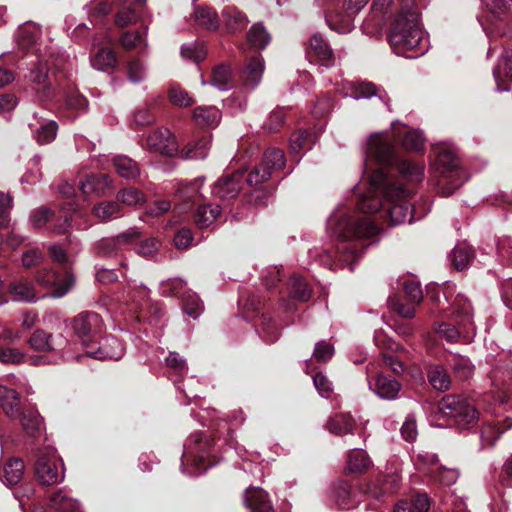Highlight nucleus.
Here are the masks:
<instances>
[{
	"label": "nucleus",
	"instance_id": "9",
	"mask_svg": "<svg viewBox=\"0 0 512 512\" xmlns=\"http://www.w3.org/2000/svg\"><path fill=\"white\" fill-rule=\"evenodd\" d=\"M367 2L368 0H344L340 11L336 9L334 0H328L325 10L327 25L340 34L351 32L354 28V17Z\"/></svg>",
	"mask_w": 512,
	"mask_h": 512
},
{
	"label": "nucleus",
	"instance_id": "27",
	"mask_svg": "<svg viewBox=\"0 0 512 512\" xmlns=\"http://www.w3.org/2000/svg\"><path fill=\"white\" fill-rule=\"evenodd\" d=\"M39 37L40 27L33 22L25 23L24 25L20 26L16 32V40L18 46L24 50H31L35 53L39 51L37 48V41Z\"/></svg>",
	"mask_w": 512,
	"mask_h": 512
},
{
	"label": "nucleus",
	"instance_id": "22",
	"mask_svg": "<svg viewBox=\"0 0 512 512\" xmlns=\"http://www.w3.org/2000/svg\"><path fill=\"white\" fill-rule=\"evenodd\" d=\"M80 189L86 195H107L112 188V178L108 174H91L79 182Z\"/></svg>",
	"mask_w": 512,
	"mask_h": 512
},
{
	"label": "nucleus",
	"instance_id": "6",
	"mask_svg": "<svg viewBox=\"0 0 512 512\" xmlns=\"http://www.w3.org/2000/svg\"><path fill=\"white\" fill-rule=\"evenodd\" d=\"M218 448L214 441L202 432L190 436L184 444L181 456V472L194 477L203 474L208 468L215 465V461L201 467L209 457H215Z\"/></svg>",
	"mask_w": 512,
	"mask_h": 512
},
{
	"label": "nucleus",
	"instance_id": "15",
	"mask_svg": "<svg viewBox=\"0 0 512 512\" xmlns=\"http://www.w3.org/2000/svg\"><path fill=\"white\" fill-rule=\"evenodd\" d=\"M369 390L379 398L387 401L398 399L402 385L391 376L382 372L377 373L373 378H367Z\"/></svg>",
	"mask_w": 512,
	"mask_h": 512
},
{
	"label": "nucleus",
	"instance_id": "54",
	"mask_svg": "<svg viewBox=\"0 0 512 512\" xmlns=\"http://www.w3.org/2000/svg\"><path fill=\"white\" fill-rule=\"evenodd\" d=\"M313 143L314 139L310 131H298L290 139V152L298 155L302 150H309Z\"/></svg>",
	"mask_w": 512,
	"mask_h": 512
},
{
	"label": "nucleus",
	"instance_id": "37",
	"mask_svg": "<svg viewBox=\"0 0 512 512\" xmlns=\"http://www.w3.org/2000/svg\"><path fill=\"white\" fill-rule=\"evenodd\" d=\"M58 132V124L54 120H42L37 123L33 130L34 140L40 144H49L55 140Z\"/></svg>",
	"mask_w": 512,
	"mask_h": 512
},
{
	"label": "nucleus",
	"instance_id": "2",
	"mask_svg": "<svg viewBox=\"0 0 512 512\" xmlns=\"http://www.w3.org/2000/svg\"><path fill=\"white\" fill-rule=\"evenodd\" d=\"M327 228L337 238L336 251L314 248L310 258L329 269L354 270L364 249L378 242L379 227L370 218L358 216L356 212L335 209L327 219Z\"/></svg>",
	"mask_w": 512,
	"mask_h": 512
},
{
	"label": "nucleus",
	"instance_id": "31",
	"mask_svg": "<svg viewBox=\"0 0 512 512\" xmlns=\"http://www.w3.org/2000/svg\"><path fill=\"white\" fill-rule=\"evenodd\" d=\"M8 290L14 301L34 303L38 299L33 285L26 279L12 281L8 286Z\"/></svg>",
	"mask_w": 512,
	"mask_h": 512
},
{
	"label": "nucleus",
	"instance_id": "32",
	"mask_svg": "<svg viewBox=\"0 0 512 512\" xmlns=\"http://www.w3.org/2000/svg\"><path fill=\"white\" fill-rule=\"evenodd\" d=\"M355 420L350 414L338 413L329 417L326 428L337 436L353 433Z\"/></svg>",
	"mask_w": 512,
	"mask_h": 512
},
{
	"label": "nucleus",
	"instance_id": "56",
	"mask_svg": "<svg viewBox=\"0 0 512 512\" xmlns=\"http://www.w3.org/2000/svg\"><path fill=\"white\" fill-rule=\"evenodd\" d=\"M65 106L68 111L74 112V114L70 115L69 117L75 119L78 114L86 111L88 102L86 98L79 93L71 92L66 96Z\"/></svg>",
	"mask_w": 512,
	"mask_h": 512
},
{
	"label": "nucleus",
	"instance_id": "21",
	"mask_svg": "<svg viewBox=\"0 0 512 512\" xmlns=\"http://www.w3.org/2000/svg\"><path fill=\"white\" fill-rule=\"evenodd\" d=\"M114 2L118 7L115 23L119 27H125L137 21L145 0H114Z\"/></svg>",
	"mask_w": 512,
	"mask_h": 512
},
{
	"label": "nucleus",
	"instance_id": "58",
	"mask_svg": "<svg viewBox=\"0 0 512 512\" xmlns=\"http://www.w3.org/2000/svg\"><path fill=\"white\" fill-rule=\"evenodd\" d=\"M195 19L199 25L213 30L218 27V16L212 8L199 7L195 11Z\"/></svg>",
	"mask_w": 512,
	"mask_h": 512
},
{
	"label": "nucleus",
	"instance_id": "36",
	"mask_svg": "<svg viewBox=\"0 0 512 512\" xmlns=\"http://www.w3.org/2000/svg\"><path fill=\"white\" fill-rule=\"evenodd\" d=\"M220 116V111L214 106H199L193 111V120L201 127H215Z\"/></svg>",
	"mask_w": 512,
	"mask_h": 512
},
{
	"label": "nucleus",
	"instance_id": "42",
	"mask_svg": "<svg viewBox=\"0 0 512 512\" xmlns=\"http://www.w3.org/2000/svg\"><path fill=\"white\" fill-rule=\"evenodd\" d=\"M349 85L350 92H345V96H349L355 100L369 99L371 97L377 96L381 100H384L380 90L375 86V84L371 82L350 83Z\"/></svg>",
	"mask_w": 512,
	"mask_h": 512
},
{
	"label": "nucleus",
	"instance_id": "50",
	"mask_svg": "<svg viewBox=\"0 0 512 512\" xmlns=\"http://www.w3.org/2000/svg\"><path fill=\"white\" fill-rule=\"evenodd\" d=\"M248 41L249 43L257 48L264 49L271 41V36L267 32L266 28L262 25L261 22H258L251 26L248 32Z\"/></svg>",
	"mask_w": 512,
	"mask_h": 512
},
{
	"label": "nucleus",
	"instance_id": "12",
	"mask_svg": "<svg viewBox=\"0 0 512 512\" xmlns=\"http://www.w3.org/2000/svg\"><path fill=\"white\" fill-rule=\"evenodd\" d=\"M72 328L85 349L102 332L103 322L95 312H82L73 319Z\"/></svg>",
	"mask_w": 512,
	"mask_h": 512
},
{
	"label": "nucleus",
	"instance_id": "34",
	"mask_svg": "<svg viewBox=\"0 0 512 512\" xmlns=\"http://www.w3.org/2000/svg\"><path fill=\"white\" fill-rule=\"evenodd\" d=\"M220 213L221 207L217 204L199 206L194 215V222L199 229L211 228Z\"/></svg>",
	"mask_w": 512,
	"mask_h": 512
},
{
	"label": "nucleus",
	"instance_id": "47",
	"mask_svg": "<svg viewBox=\"0 0 512 512\" xmlns=\"http://www.w3.org/2000/svg\"><path fill=\"white\" fill-rule=\"evenodd\" d=\"M126 77L134 85L142 83L147 78V66L139 58H131L126 64Z\"/></svg>",
	"mask_w": 512,
	"mask_h": 512
},
{
	"label": "nucleus",
	"instance_id": "28",
	"mask_svg": "<svg viewBox=\"0 0 512 512\" xmlns=\"http://www.w3.org/2000/svg\"><path fill=\"white\" fill-rule=\"evenodd\" d=\"M49 508L53 512H82L77 500L70 497L62 489L51 493L49 496Z\"/></svg>",
	"mask_w": 512,
	"mask_h": 512
},
{
	"label": "nucleus",
	"instance_id": "55",
	"mask_svg": "<svg viewBox=\"0 0 512 512\" xmlns=\"http://www.w3.org/2000/svg\"><path fill=\"white\" fill-rule=\"evenodd\" d=\"M116 201L120 205L136 206L145 202V195L135 187H127L118 191Z\"/></svg>",
	"mask_w": 512,
	"mask_h": 512
},
{
	"label": "nucleus",
	"instance_id": "10",
	"mask_svg": "<svg viewBox=\"0 0 512 512\" xmlns=\"http://www.w3.org/2000/svg\"><path fill=\"white\" fill-rule=\"evenodd\" d=\"M439 409L446 417L454 419L461 430L474 426L479 418L475 406L465 398L458 395H447L439 404Z\"/></svg>",
	"mask_w": 512,
	"mask_h": 512
},
{
	"label": "nucleus",
	"instance_id": "23",
	"mask_svg": "<svg viewBox=\"0 0 512 512\" xmlns=\"http://www.w3.org/2000/svg\"><path fill=\"white\" fill-rule=\"evenodd\" d=\"M202 85H210L219 91H229L234 87V77L232 68L227 63H221L215 66L211 72L210 80L201 79Z\"/></svg>",
	"mask_w": 512,
	"mask_h": 512
},
{
	"label": "nucleus",
	"instance_id": "60",
	"mask_svg": "<svg viewBox=\"0 0 512 512\" xmlns=\"http://www.w3.org/2000/svg\"><path fill=\"white\" fill-rule=\"evenodd\" d=\"M168 96L170 101L179 107H188L193 103L189 93L178 85H171Z\"/></svg>",
	"mask_w": 512,
	"mask_h": 512
},
{
	"label": "nucleus",
	"instance_id": "1",
	"mask_svg": "<svg viewBox=\"0 0 512 512\" xmlns=\"http://www.w3.org/2000/svg\"><path fill=\"white\" fill-rule=\"evenodd\" d=\"M364 174L368 191L359 194L356 206L364 214L375 213L385 208V216L391 225L412 223L421 219L425 213L418 214L415 207L411 208L409 199L412 190L404 187L384 167L395 166L402 179L409 183L423 180L424 166L409 159L399 158L395 153L394 140L387 132L374 133L369 137L365 152Z\"/></svg>",
	"mask_w": 512,
	"mask_h": 512
},
{
	"label": "nucleus",
	"instance_id": "49",
	"mask_svg": "<svg viewBox=\"0 0 512 512\" xmlns=\"http://www.w3.org/2000/svg\"><path fill=\"white\" fill-rule=\"evenodd\" d=\"M260 337L267 343H274L280 336V330L268 314H263L257 329Z\"/></svg>",
	"mask_w": 512,
	"mask_h": 512
},
{
	"label": "nucleus",
	"instance_id": "53",
	"mask_svg": "<svg viewBox=\"0 0 512 512\" xmlns=\"http://www.w3.org/2000/svg\"><path fill=\"white\" fill-rule=\"evenodd\" d=\"M292 298L300 301H308L311 296V288L304 278L298 275L292 276L289 285Z\"/></svg>",
	"mask_w": 512,
	"mask_h": 512
},
{
	"label": "nucleus",
	"instance_id": "5",
	"mask_svg": "<svg viewBox=\"0 0 512 512\" xmlns=\"http://www.w3.org/2000/svg\"><path fill=\"white\" fill-rule=\"evenodd\" d=\"M434 166L441 175L438 180L439 192L448 197L468 179L458 158L456 148L449 144L433 147Z\"/></svg>",
	"mask_w": 512,
	"mask_h": 512
},
{
	"label": "nucleus",
	"instance_id": "45",
	"mask_svg": "<svg viewBox=\"0 0 512 512\" xmlns=\"http://www.w3.org/2000/svg\"><path fill=\"white\" fill-rule=\"evenodd\" d=\"M227 29L231 32L242 29L248 23L247 17L234 6H227L222 11Z\"/></svg>",
	"mask_w": 512,
	"mask_h": 512
},
{
	"label": "nucleus",
	"instance_id": "64",
	"mask_svg": "<svg viewBox=\"0 0 512 512\" xmlns=\"http://www.w3.org/2000/svg\"><path fill=\"white\" fill-rule=\"evenodd\" d=\"M95 249L97 254L101 256H112L121 250L115 236L102 238L96 243Z\"/></svg>",
	"mask_w": 512,
	"mask_h": 512
},
{
	"label": "nucleus",
	"instance_id": "39",
	"mask_svg": "<svg viewBox=\"0 0 512 512\" xmlns=\"http://www.w3.org/2000/svg\"><path fill=\"white\" fill-rule=\"evenodd\" d=\"M373 463L363 449H352L348 454L347 469L351 473H363L372 467Z\"/></svg>",
	"mask_w": 512,
	"mask_h": 512
},
{
	"label": "nucleus",
	"instance_id": "11",
	"mask_svg": "<svg viewBox=\"0 0 512 512\" xmlns=\"http://www.w3.org/2000/svg\"><path fill=\"white\" fill-rule=\"evenodd\" d=\"M36 281L49 289H52L50 296L61 298L71 289L74 279L68 267H63L61 271L53 268H45L36 274Z\"/></svg>",
	"mask_w": 512,
	"mask_h": 512
},
{
	"label": "nucleus",
	"instance_id": "43",
	"mask_svg": "<svg viewBox=\"0 0 512 512\" xmlns=\"http://www.w3.org/2000/svg\"><path fill=\"white\" fill-rule=\"evenodd\" d=\"M113 165L116 172L126 179H134L140 173L138 163L125 155H118L114 157Z\"/></svg>",
	"mask_w": 512,
	"mask_h": 512
},
{
	"label": "nucleus",
	"instance_id": "7",
	"mask_svg": "<svg viewBox=\"0 0 512 512\" xmlns=\"http://www.w3.org/2000/svg\"><path fill=\"white\" fill-rule=\"evenodd\" d=\"M452 309V313L459 319L460 328L449 323H440L436 328V333L449 343L457 342L461 336L465 342H470L475 335L470 301L464 296L458 295L452 304Z\"/></svg>",
	"mask_w": 512,
	"mask_h": 512
},
{
	"label": "nucleus",
	"instance_id": "26",
	"mask_svg": "<svg viewBox=\"0 0 512 512\" xmlns=\"http://www.w3.org/2000/svg\"><path fill=\"white\" fill-rule=\"evenodd\" d=\"M65 339L62 335L53 338L52 334L45 332L42 329H37L33 332L28 340L29 346L38 351H54L63 347Z\"/></svg>",
	"mask_w": 512,
	"mask_h": 512
},
{
	"label": "nucleus",
	"instance_id": "62",
	"mask_svg": "<svg viewBox=\"0 0 512 512\" xmlns=\"http://www.w3.org/2000/svg\"><path fill=\"white\" fill-rule=\"evenodd\" d=\"M113 10H115L116 15L118 7L115 5L114 0H111L110 2H98L89 7V18L94 20L102 19Z\"/></svg>",
	"mask_w": 512,
	"mask_h": 512
},
{
	"label": "nucleus",
	"instance_id": "40",
	"mask_svg": "<svg viewBox=\"0 0 512 512\" xmlns=\"http://www.w3.org/2000/svg\"><path fill=\"white\" fill-rule=\"evenodd\" d=\"M90 63L94 69L105 72L108 69L115 68L118 60L112 49L101 48L90 58Z\"/></svg>",
	"mask_w": 512,
	"mask_h": 512
},
{
	"label": "nucleus",
	"instance_id": "44",
	"mask_svg": "<svg viewBox=\"0 0 512 512\" xmlns=\"http://www.w3.org/2000/svg\"><path fill=\"white\" fill-rule=\"evenodd\" d=\"M210 149V137L200 138L194 144L188 145L182 152L181 158L184 160L204 159L208 155Z\"/></svg>",
	"mask_w": 512,
	"mask_h": 512
},
{
	"label": "nucleus",
	"instance_id": "29",
	"mask_svg": "<svg viewBox=\"0 0 512 512\" xmlns=\"http://www.w3.org/2000/svg\"><path fill=\"white\" fill-rule=\"evenodd\" d=\"M447 362L454 376L460 381H467L474 374L475 366L467 356L451 354Z\"/></svg>",
	"mask_w": 512,
	"mask_h": 512
},
{
	"label": "nucleus",
	"instance_id": "52",
	"mask_svg": "<svg viewBox=\"0 0 512 512\" xmlns=\"http://www.w3.org/2000/svg\"><path fill=\"white\" fill-rule=\"evenodd\" d=\"M285 162L284 152L278 148L267 149L261 161L263 167L269 168L271 175L274 171L282 169L285 166Z\"/></svg>",
	"mask_w": 512,
	"mask_h": 512
},
{
	"label": "nucleus",
	"instance_id": "25",
	"mask_svg": "<svg viewBox=\"0 0 512 512\" xmlns=\"http://www.w3.org/2000/svg\"><path fill=\"white\" fill-rule=\"evenodd\" d=\"M264 68L263 57L260 54L252 56L241 72L244 85L251 89L256 88L262 80Z\"/></svg>",
	"mask_w": 512,
	"mask_h": 512
},
{
	"label": "nucleus",
	"instance_id": "41",
	"mask_svg": "<svg viewBox=\"0 0 512 512\" xmlns=\"http://www.w3.org/2000/svg\"><path fill=\"white\" fill-rule=\"evenodd\" d=\"M120 44L126 50L137 49L145 52L148 46L146 29L143 31H126L120 36Z\"/></svg>",
	"mask_w": 512,
	"mask_h": 512
},
{
	"label": "nucleus",
	"instance_id": "61",
	"mask_svg": "<svg viewBox=\"0 0 512 512\" xmlns=\"http://www.w3.org/2000/svg\"><path fill=\"white\" fill-rule=\"evenodd\" d=\"M271 177L270 170L266 166L263 167L262 163L255 166L247 177L244 176V182L249 186H259Z\"/></svg>",
	"mask_w": 512,
	"mask_h": 512
},
{
	"label": "nucleus",
	"instance_id": "14",
	"mask_svg": "<svg viewBox=\"0 0 512 512\" xmlns=\"http://www.w3.org/2000/svg\"><path fill=\"white\" fill-rule=\"evenodd\" d=\"M87 356L97 360H114L121 359L124 355V347L122 343L114 336H108L102 339L96 347L94 341L85 348Z\"/></svg>",
	"mask_w": 512,
	"mask_h": 512
},
{
	"label": "nucleus",
	"instance_id": "4",
	"mask_svg": "<svg viewBox=\"0 0 512 512\" xmlns=\"http://www.w3.org/2000/svg\"><path fill=\"white\" fill-rule=\"evenodd\" d=\"M26 380L14 375L0 379V407L12 421H19L29 437H36L42 429V418L36 410L24 408L20 393Z\"/></svg>",
	"mask_w": 512,
	"mask_h": 512
},
{
	"label": "nucleus",
	"instance_id": "59",
	"mask_svg": "<svg viewBox=\"0 0 512 512\" xmlns=\"http://www.w3.org/2000/svg\"><path fill=\"white\" fill-rule=\"evenodd\" d=\"M206 54L207 51L205 46L200 43L183 44L181 47L182 57L194 62L202 61L206 57Z\"/></svg>",
	"mask_w": 512,
	"mask_h": 512
},
{
	"label": "nucleus",
	"instance_id": "35",
	"mask_svg": "<svg viewBox=\"0 0 512 512\" xmlns=\"http://www.w3.org/2000/svg\"><path fill=\"white\" fill-rule=\"evenodd\" d=\"M309 53H313L326 67L333 63V52L324 38L316 33L309 40Z\"/></svg>",
	"mask_w": 512,
	"mask_h": 512
},
{
	"label": "nucleus",
	"instance_id": "20",
	"mask_svg": "<svg viewBox=\"0 0 512 512\" xmlns=\"http://www.w3.org/2000/svg\"><path fill=\"white\" fill-rule=\"evenodd\" d=\"M496 89L499 92L509 91L512 84V49H505L497 66L493 69Z\"/></svg>",
	"mask_w": 512,
	"mask_h": 512
},
{
	"label": "nucleus",
	"instance_id": "51",
	"mask_svg": "<svg viewBox=\"0 0 512 512\" xmlns=\"http://www.w3.org/2000/svg\"><path fill=\"white\" fill-rule=\"evenodd\" d=\"M183 311L193 319H197L203 312L204 305L197 294L187 291L182 297Z\"/></svg>",
	"mask_w": 512,
	"mask_h": 512
},
{
	"label": "nucleus",
	"instance_id": "38",
	"mask_svg": "<svg viewBox=\"0 0 512 512\" xmlns=\"http://www.w3.org/2000/svg\"><path fill=\"white\" fill-rule=\"evenodd\" d=\"M427 377L432 387L438 391H447L451 386L450 376L446 368L442 365H431L428 368Z\"/></svg>",
	"mask_w": 512,
	"mask_h": 512
},
{
	"label": "nucleus",
	"instance_id": "57",
	"mask_svg": "<svg viewBox=\"0 0 512 512\" xmlns=\"http://www.w3.org/2000/svg\"><path fill=\"white\" fill-rule=\"evenodd\" d=\"M397 477L396 476H390L385 480V483H381L380 480H377L371 484H369L367 493L377 499L380 500L381 498L385 497L386 495H389L392 492L393 486L392 483H396Z\"/></svg>",
	"mask_w": 512,
	"mask_h": 512
},
{
	"label": "nucleus",
	"instance_id": "30",
	"mask_svg": "<svg viewBox=\"0 0 512 512\" xmlns=\"http://www.w3.org/2000/svg\"><path fill=\"white\" fill-rule=\"evenodd\" d=\"M122 207L117 201H101L92 208V215L99 222H109L122 216Z\"/></svg>",
	"mask_w": 512,
	"mask_h": 512
},
{
	"label": "nucleus",
	"instance_id": "8",
	"mask_svg": "<svg viewBox=\"0 0 512 512\" xmlns=\"http://www.w3.org/2000/svg\"><path fill=\"white\" fill-rule=\"evenodd\" d=\"M34 470L37 481L43 486L59 484L65 478L63 461L51 446L37 451Z\"/></svg>",
	"mask_w": 512,
	"mask_h": 512
},
{
	"label": "nucleus",
	"instance_id": "24",
	"mask_svg": "<svg viewBox=\"0 0 512 512\" xmlns=\"http://www.w3.org/2000/svg\"><path fill=\"white\" fill-rule=\"evenodd\" d=\"M244 504L251 512H274L268 493L260 487L245 490Z\"/></svg>",
	"mask_w": 512,
	"mask_h": 512
},
{
	"label": "nucleus",
	"instance_id": "13",
	"mask_svg": "<svg viewBox=\"0 0 512 512\" xmlns=\"http://www.w3.org/2000/svg\"><path fill=\"white\" fill-rule=\"evenodd\" d=\"M146 145L149 151L166 157H174L179 152L176 137L166 128L151 132L146 139Z\"/></svg>",
	"mask_w": 512,
	"mask_h": 512
},
{
	"label": "nucleus",
	"instance_id": "33",
	"mask_svg": "<svg viewBox=\"0 0 512 512\" xmlns=\"http://www.w3.org/2000/svg\"><path fill=\"white\" fill-rule=\"evenodd\" d=\"M24 469V462L20 458H12L3 466L0 479L5 485L14 486L22 479Z\"/></svg>",
	"mask_w": 512,
	"mask_h": 512
},
{
	"label": "nucleus",
	"instance_id": "16",
	"mask_svg": "<svg viewBox=\"0 0 512 512\" xmlns=\"http://www.w3.org/2000/svg\"><path fill=\"white\" fill-rule=\"evenodd\" d=\"M244 172L236 171L221 177L212 188V194L221 199H233L243 188Z\"/></svg>",
	"mask_w": 512,
	"mask_h": 512
},
{
	"label": "nucleus",
	"instance_id": "63",
	"mask_svg": "<svg viewBox=\"0 0 512 512\" xmlns=\"http://www.w3.org/2000/svg\"><path fill=\"white\" fill-rule=\"evenodd\" d=\"M334 353V346L330 342L320 340L315 344L312 358L317 362H327L332 359Z\"/></svg>",
	"mask_w": 512,
	"mask_h": 512
},
{
	"label": "nucleus",
	"instance_id": "46",
	"mask_svg": "<svg viewBox=\"0 0 512 512\" xmlns=\"http://www.w3.org/2000/svg\"><path fill=\"white\" fill-rule=\"evenodd\" d=\"M474 257V252L471 246L466 243L456 245L451 254V260L455 269L462 271L468 267Z\"/></svg>",
	"mask_w": 512,
	"mask_h": 512
},
{
	"label": "nucleus",
	"instance_id": "18",
	"mask_svg": "<svg viewBox=\"0 0 512 512\" xmlns=\"http://www.w3.org/2000/svg\"><path fill=\"white\" fill-rule=\"evenodd\" d=\"M150 290L140 283L134 285V293L132 295V301L135 305V309L139 310L141 317L146 318L147 315H151L155 319L161 318L163 315L162 308L157 303H152L150 298Z\"/></svg>",
	"mask_w": 512,
	"mask_h": 512
},
{
	"label": "nucleus",
	"instance_id": "48",
	"mask_svg": "<svg viewBox=\"0 0 512 512\" xmlns=\"http://www.w3.org/2000/svg\"><path fill=\"white\" fill-rule=\"evenodd\" d=\"M186 281L179 277L162 280L159 284V292L165 297H183Z\"/></svg>",
	"mask_w": 512,
	"mask_h": 512
},
{
	"label": "nucleus",
	"instance_id": "19",
	"mask_svg": "<svg viewBox=\"0 0 512 512\" xmlns=\"http://www.w3.org/2000/svg\"><path fill=\"white\" fill-rule=\"evenodd\" d=\"M395 140L402 139L404 149L419 152L425 144V137L421 130L410 129L403 124L391 123Z\"/></svg>",
	"mask_w": 512,
	"mask_h": 512
},
{
	"label": "nucleus",
	"instance_id": "3",
	"mask_svg": "<svg viewBox=\"0 0 512 512\" xmlns=\"http://www.w3.org/2000/svg\"><path fill=\"white\" fill-rule=\"evenodd\" d=\"M388 20H391L388 39L395 54L415 59L427 52L415 0H373L370 16L362 28L372 34Z\"/></svg>",
	"mask_w": 512,
	"mask_h": 512
},
{
	"label": "nucleus",
	"instance_id": "17",
	"mask_svg": "<svg viewBox=\"0 0 512 512\" xmlns=\"http://www.w3.org/2000/svg\"><path fill=\"white\" fill-rule=\"evenodd\" d=\"M329 501L341 510H349L358 503L356 492L349 483L343 480H338L331 485Z\"/></svg>",
	"mask_w": 512,
	"mask_h": 512
}]
</instances>
